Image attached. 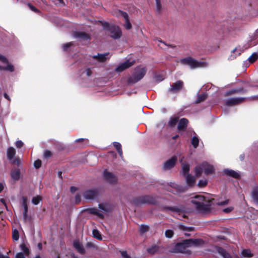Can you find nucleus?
<instances>
[{
	"instance_id": "nucleus-1",
	"label": "nucleus",
	"mask_w": 258,
	"mask_h": 258,
	"mask_svg": "<svg viewBox=\"0 0 258 258\" xmlns=\"http://www.w3.org/2000/svg\"><path fill=\"white\" fill-rule=\"evenodd\" d=\"M99 22L104 30L110 33V37L114 39H118L121 37L122 32L118 26L110 25L109 23L105 21H99Z\"/></svg>"
},
{
	"instance_id": "nucleus-2",
	"label": "nucleus",
	"mask_w": 258,
	"mask_h": 258,
	"mask_svg": "<svg viewBox=\"0 0 258 258\" xmlns=\"http://www.w3.org/2000/svg\"><path fill=\"white\" fill-rule=\"evenodd\" d=\"M130 203L135 206H139L145 204L154 205H157L158 204L157 201L154 197L148 195L133 198L131 200Z\"/></svg>"
},
{
	"instance_id": "nucleus-3",
	"label": "nucleus",
	"mask_w": 258,
	"mask_h": 258,
	"mask_svg": "<svg viewBox=\"0 0 258 258\" xmlns=\"http://www.w3.org/2000/svg\"><path fill=\"white\" fill-rule=\"evenodd\" d=\"M191 203L194 205L196 209L200 213H207L211 211V206L213 204L207 202H197L191 201Z\"/></svg>"
},
{
	"instance_id": "nucleus-4",
	"label": "nucleus",
	"mask_w": 258,
	"mask_h": 258,
	"mask_svg": "<svg viewBox=\"0 0 258 258\" xmlns=\"http://www.w3.org/2000/svg\"><path fill=\"white\" fill-rule=\"evenodd\" d=\"M160 210L163 212H167V211H171L172 212L178 213L179 216H182V218H186L187 216L185 214V208L183 206L180 207H170V206H163L160 208Z\"/></svg>"
},
{
	"instance_id": "nucleus-5",
	"label": "nucleus",
	"mask_w": 258,
	"mask_h": 258,
	"mask_svg": "<svg viewBox=\"0 0 258 258\" xmlns=\"http://www.w3.org/2000/svg\"><path fill=\"white\" fill-rule=\"evenodd\" d=\"M182 64L189 66L191 69L200 68L203 66V62L194 59L191 57H187L180 60Z\"/></svg>"
},
{
	"instance_id": "nucleus-6",
	"label": "nucleus",
	"mask_w": 258,
	"mask_h": 258,
	"mask_svg": "<svg viewBox=\"0 0 258 258\" xmlns=\"http://www.w3.org/2000/svg\"><path fill=\"white\" fill-rule=\"evenodd\" d=\"M189 247L188 242L186 239L182 240L181 242L177 243L171 249V252L173 253H186V249Z\"/></svg>"
},
{
	"instance_id": "nucleus-7",
	"label": "nucleus",
	"mask_w": 258,
	"mask_h": 258,
	"mask_svg": "<svg viewBox=\"0 0 258 258\" xmlns=\"http://www.w3.org/2000/svg\"><path fill=\"white\" fill-rule=\"evenodd\" d=\"M183 87V82L181 80H178L171 85L168 91L172 93H177L181 91Z\"/></svg>"
},
{
	"instance_id": "nucleus-8",
	"label": "nucleus",
	"mask_w": 258,
	"mask_h": 258,
	"mask_svg": "<svg viewBox=\"0 0 258 258\" xmlns=\"http://www.w3.org/2000/svg\"><path fill=\"white\" fill-rule=\"evenodd\" d=\"M103 176L104 179L110 184H114L117 182L116 177L111 172L107 171L106 169L103 172Z\"/></svg>"
},
{
	"instance_id": "nucleus-9",
	"label": "nucleus",
	"mask_w": 258,
	"mask_h": 258,
	"mask_svg": "<svg viewBox=\"0 0 258 258\" xmlns=\"http://www.w3.org/2000/svg\"><path fill=\"white\" fill-rule=\"evenodd\" d=\"M245 99L246 98L243 97L230 98L225 102V105L228 106H232L243 102Z\"/></svg>"
},
{
	"instance_id": "nucleus-10",
	"label": "nucleus",
	"mask_w": 258,
	"mask_h": 258,
	"mask_svg": "<svg viewBox=\"0 0 258 258\" xmlns=\"http://www.w3.org/2000/svg\"><path fill=\"white\" fill-rule=\"evenodd\" d=\"M134 63V61H130L129 60H127L124 62L119 64L115 69V71L117 72H121L133 66Z\"/></svg>"
},
{
	"instance_id": "nucleus-11",
	"label": "nucleus",
	"mask_w": 258,
	"mask_h": 258,
	"mask_svg": "<svg viewBox=\"0 0 258 258\" xmlns=\"http://www.w3.org/2000/svg\"><path fill=\"white\" fill-rule=\"evenodd\" d=\"M176 162L177 157L174 156L164 163L163 168L164 170L170 169L175 166Z\"/></svg>"
},
{
	"instance_id": "nucleus-12",
	"label": "nucleus",
	"mask_w": 258,
	"mask_h": 258,
	"mask_svg": "<svg viewBox=\"0 0 258 258\" xmlns=\"http://www.w3.org/2000/svg\"><path fill=\"white\" fill-rule=\"evenodd\" d=\"M98 190L96 189H89L86 190L83 194V197L85 199L92 200L97 197Z\"/></svg>"
},
{
	"instance_id": "nucleus-13",
	"label": "nucleus",
	"mask_w": 258,
	"mask_h": 258,
	"mask_svg": "<svg viewBox=\"0 0 258 258\" xmlns=\"http://www.w3.org/2000/svg\"><path fill=\"white\" fill-rule=\"evenodd\" d=\"M202 164L204 172L206 175L215 173V169L213 165L207 162H203Z\"/></svg>"
},
{
	"instance_id": "nucleus-14",
	"label": "nucleus",
	"mask_w": 258,
	"mask_h": 258,
	"mask_svg": "<svg viewBox=\"0 0 258 258\" xmlns=\"http://www.w3.org/2000/svg\"><path fill=\"white\" fill-rule=\"evenodd\" d=\"M223 173L224 175L235 179H238L240 177V175L238 173L232 169H225L223 170Z\"/></svg>"
},
{
	"instance_id": "nucleus-15",
	"label": "nucleus",
	"mask_w": 258,
	"mask_h": 258,
	"mask_svg": "<svg viewBox=\"0 0 258 258\" xmlns=\"http://www.w3.org/2000/svg\"><path fill=\"white\" fill-rule=\"evenodd\" d=\"M191 201H196L197 202H207L211 203V204H213V202L214 201V199H207L205 197L202 195H197L193 197Z\"/></svg>"
},
{
	"instance_id": "nucleus-16",
	"label": "nucleus",
	"mask_w": 258,
	"mask_h": 258,
	"mask_svg": "<svg viewBox=\"0 0 258 258\" xmlns=\"http://www.w3.org/2000/svg\"><path fill=\"white\" fill-rule=\"evenodd\" d=\"M74 36L75 37L84 40H90L91 36L89 34L84 32H75Z\"/></svg>"
},
{
	"instance_id": "nucleus-17",
	"label": "nucleus",
	"mask_w": 258,
	"mask_h": 258,
	"mask_svg": "<svg viewBox=\"0 0 258 258\" xmlns=\"http://www.w3.org/2000/svg\"><path fill=\"white\" fill-rule=\"evenodd\" d=\"M73 246L76 250L81 254L85 253V250L82 244L78 240H75L73 242Z\"/></svg>"
},
{
	"instance_id": "nucleus-18",
	"label": "nucleus",
	"mask_w": 258,
	"mask_h": 258,
	"mask_svg": "<svg viewBox=\"0 0 258 258\" xmlns=\"http://www.w3.org/2000/svg\"><path fill=\"white\" fill-rule=\"evenodd\" d=\"M84 211L89 214L97 216L100 219H103L104 218L103 214L100 213L98 210L95 208H87L84 210Z\"/></svg>"
},
{
	"instance_id": "nucleus-19",
	"label": "nucleus",
	"mask_w": 258,
	"mask_h": 258,
	"mask_svg": "<svg viewBox=\"0 0 258 258\" xmlns=\"http://www.w3.org/2000/svg\"><path fill=\"white\" fill-rule=\"evenodd\" d=\"M188 120L185 118L180 119L178 122L177 129L178 131H184L187 126Z\"/></svg>"
},
{
	"instance_id": "nucleus-20",
	"label": "nucleus",
	"mask_w": 258,
	"mask_h": 258,
	"mask_svg": "<svg viewBox=\"0 0 258 258\" xmlns=\"http://www.w3.org/2000/svg\"><path fill=\"white\" fill-rule=\"evenodd\" d=\"M109 54L108 52L105 53L103 54L98 53L97 55H93L92 58L98 60L100 62H104L107 60L106 56Z\"/></svg>"
},
{
	"instance_id": "nucleus-21",
	"label": "nucleus",
	"mask_w": 258,
	"mask_h": 258,
	"mask_svg": "<svg viewBox=\"0 0 258 258\" xmlns=\"http://www.w3.org/2000/svg\"><path fill=\"white\" fill-rule=\"evenodd\" d=\"M246 92V90L243 88L240 87L238 88H235L227 91L226 93V96L231 95L236 93L244 94Z\"/></svg>"
},
{
	"instance_id": "nucleus-22",
	"label": "nucleus",
	"mask_w": 258,
	"mask_h": 258,
	"mask_svg": "<svg viewBox=\"0 0 258 258\" xmlns=\"http://www.w3.org/2000/svg\"><path fill=\"white\" fill-rule=\"evenodd\" d=\"M147 72L146 68L141 69L139 71H136L134 74L136 76L137 80L140 81L145 76Z\"/></svg>"
},
{
	"instance_id": "nucleus-23",
	"label": "nucleus",
	"mask_w": 258,
	"mask_h": 258,
	"mask_svg": "<svg viewBox=\"0 0 258 258\" xmlns=\"http://www.w3.org/2000/svg\"><path fill=\"white\" fill-rule=\"evenodd\" d=\"M20 170L19 169H13L11 172V177L14 180H18L20 177Z\"/></svg>"
},
{
	"instance_id": "nucleus-24",
	"label": "nucleus",
	"mask_w": 258,
	"mask_h": 258,
	"mask_svg": "<svg viewBox=\"0 0 258 258\" xmlns=\"http://www.w3.org/2000/svg\"><path fill=\"white\" fill-rule=\"evenodd\" d=\"M186 182L187 184L189 186H193L195 185L196 182L195 177L191 175L190 174H187V175L186 176Z\"/></svg>"
},
{
	"instance_id": "nucleus-25",
	"label": "nucleus",
	"mask_w": 258,
	"mask_h": 258,
	"mask_svg": "<svg viewBox=\"0 0 258 258\" xmlns=\"http://www.w3.org/2000/svg\"><path fill=\"white\" fill-rule=\"evenodd\" d=\"M186 241L188 242L189 247H190L192 245H196V246L200 245L201 244V243L202 242L203 240L201 239H192V238H191V239H186Z\"/></svg>"
},
{
	"instance_id": "nucleus-26",
	"label": "nucleus",
	"mask_w": 258,
	"mask_h": 258,
	"mask_svg": "<svg viewBox=\"0 0 258 258\" xmlns=\"http://www.w3.org/2000/svg\"><path fill=\"white\" fill-rule=\"evenodd\" d=\"M7 154L8 159L9 160H12L16 155L15 149L12 147L8 148L7 150Z\"/></svg>"
},
{
	"instance_id": "nucleus-27",
	"label": "nucleus",
	"mask_w": 258,
	"mask_h": 258,
	"mask_svg": "<svg viewBox=\"0 0 258 258\" xmlns=\"http://www.w3.org/2000/svg\"><path fill=\"white\" fill-rule=\"evenodd\" d=\"M159 249L160 247L158 245L153 244L147 249V251L151 254H154L159 250Z\"/></svg>"
},
{
	"instance_id": "nucleus-28",
	"label": "nucleus",
	"mask_w": 258,
	"mask_h": 258,
	"mask_svg": "<svg viewBox=\"0 0 258 258\" xmlns=\"http://www.w3.org/2000/svg\"><path fill=\"white\" fill-rule=\"evenodd\" d=\"M189 171V165L187 163L182 164V169L180 173H182L184 176H186L187 174H188Z\"/></svg>"
},
{
	"instance_id": "nucleus-29",
	"label": "nucleus",
	"mask_w": 258,
	"mask_h": 258,
	"mask_svg": "<svg viewBox=\"0 0 258 258\" xmlns=\"http://www.w3.org/2000/svg\"><path fill=\"white\" fill-rule=\"evenodd\" d=\"M208 98V95L206 93H203L199 94L198 95L197 99L195 100V103L199 104L207 99Z\"/></svg>"
},
{
	"instance_id": "nucleus-30",
	"label": "nucleus",
	"mask_w": 258,
	"mask_h": 258,
	"mask_svg": "<svg viewBox=\"0 0 258 258\" xmlns=\"http://www.w3.org/2000/svg\"><path fill=\"white\" fill-rule=\"evenodd\" d=\"M203 171L202 164L195 168V175L197 177H201Z\"/></svg>"
},
{
	"instance_id": "nucleus-31",
	"label": "nucleus",
	"mask_w": 258,
	"mask_h": 258,
	"mask_svg": "<svg viewBox=\"0 0 258 258\" xmlns=\"http://www.w3.org/2000/svg\"><path fill=\"white\" fill-rule=\"evenodd\" d=\"M156 2V12L157 15H160L162 13V7L161 0H155Z\"/></svg>"
},
{
	"instance_id": "nucleus-32",
	"label": "nucleus",
	"mask_w": 258,
	"mask_h": 258,
	"mask_svg": "<svg viewBox=\"0 0 258 258\" xmlns=\"http://www.w3.org/2000/svg\"><path fill=\"white\" fill-rule=\"evenodd\" d=\"M28 199L27 197L23 196L22 197V207L24 208L23 213H28V207L27 205Z\"/></svg>"
},
{
	"instance_id": "nucleus-33",
	"label": "nucleus",
	"mask_w": 258,
	"mask_h": 258,
	"mask_svg": "<svg viewBox=\"0 0 258 258\" xmlns=\"http://www.w3.org/2000/svg\"><path fill=\"white\" fill-rule=\"evenodd\" d=\"M113 146L115 148V149H116V150L118 152L119 156L121 157H122V155H123V152H122V148H121V144L119 143H118V142H115L113 143Z\"/></svg>"
},
{
	"instance_id": "nucleus-34",
	"label": "nucleus",
	"mask_w": 258,
	"mask_h": 258,
	"mask_svg": "<svg viewBox=\"0 0 258 258\" xmlns=\"http://www.w3.org/2000/svg\"><path fill=\"white\" fill-rule=\"evenodd\" d=\"M251 196L254 202L258 204V187L252 190Z\"/></svg>"
},
{
	"instance_id": "nucleus-35",
	"label": "nucleus",
	"mask_w": 258,
	"mask_h": 258,
	"mask_svg": "<svg viewBox=\"0 0 258 258\" xmlns=\"http://www.w3.org/2000/svg\"><path fill=\"white\" fill-rule=\"evenodd\" d=\"M99 209L104 212H110L111 210V209L110 206L104 203H100L98 205Z\"/></svg>"
},
{
	"instance_id": "nucleus-36",
	"label": "nucleus",
	"mask_w": 258,
	"mask_h": 258,
	"mask_svg": "<svg viewBox=\"0 0 258 258\" xmlns=\"http://www.w3.org/2000/svg\"><path fill=\"white\" fill-rule=\"evenodd\" d=\"M149 226L146 225L142 224L140 226V233L143 234L149 230Z\"/></svg>"
},
{
	"instance_id": "nucleus-37",
	"label": "nucleus",
	"mask_w": 258,
	"mask_h": 258,
	"mask_svg": "<svg viewBox=\"0 0 258 258\" xmlns=\"http://www.w3.org/2000/svg\"><path fill=\"white\" fill-rule=\"evenodd\" d=\"M139 81L137 80L136 76L134 74L127 79V83L128 84H134Z\"/></svg>"
},
{
	"instance_id": "nucleus-38",
	"label": "nucleus",
	"mask_w": 258,
	"mask_h": 258,
	"mask_svg": "<svg viewBox=\"0 0 258 258\" xmlns=\"http://www.w3.org/2000/svg\"><path fill=\"white\" fill-rule=\"evenodd\" d=\"M241 253L243 256L246 257H251L253 256V254L251 252L250 249H243Z\"/></svg>"
},
{
	"instance_id": "nucleus-39",
	"label": "nucleus",
	"mask_w": 258,
	"mask_h": 258,
	"mask_svg": "<svg viewBox=\"0 0 258 258\" xmlns=\"http://www.w3.org/2000/svg\"><path fill=\"white\" fill-rule=\"evenodd\" d=\"M191 143L195 148H197L199 146V140L196 136H194L191 139Z\"/></svg>"
},
{
	"instance_id": "nucleus-40",
	"label": "nucleus",
	"mask_w": 258,
	"mask_h": 258,
	"mask_svg": "<svg viewBox=\"0 0 258 258\" xmlns=\"http://www.w3.org/2000/svg\"><path fill=\"white\" fill-rule=\"evenodd\" d=\"M20 248H21V250L23 251L24 253L26 255H29V253H30V250H29V248L25 245V243H22L20 245Z\"/></svg>"
},
{
	"instance_id": "nucleus-41",
	"label": "nucleus",
	"mask_w": 258,
	"mask_h": 258,
	"mask_svg": "<svg viewBox=\"0 0 258 258\" xmlns=\"http://www.w3.org/2000/svg\"><path fill=\"white\" fill-rule=\"evenodd\" d=\"M258 59V54L256 53H253L248 58V61L250 63L254 62Z\"/></svg>"
},
{
	"instance_id": "nucleus-42",
	"label": "nucleus",
	"mask_w": 258,
	"mask_h": 258,
	"mask_svg": "<svg viewBox=\"0 0 258 258\" xmlns=\"http://www.w3.org/2000/svg\"><path fill=\"white\" fill-rule=\"evenodd\" d=\"M92 234L93 237L97 238V239L101 240L102 239L100 232L97 229H94L92 231Z\"/></svg>"
},
{
	"instance_id": "nucleus-43",
	"label": "nucleus",
	"mask_w": 258,
	"mask_h": 258,
	"mask_svg": "<svg viewBox=\"0 0 258 258\" xmlns=\"http://www.w3.org/2000/svg\"><path fill=\"white\" fill-rule=\"evenodd\" d=\"M42 201V198L40 196H37L36 197H34L33 198L32 200V203L35 205H38L40 201Z\"/></svg>"
},
{
	"instance_id": "nucleus-44",
	"label": "nucleus",
	"mask_w": 258,
	"mask_h": 258,
	"mask_svg": "<svg viewBox=\"0 0 258 258\" xmlns=\"http://www.w3.org/2000/svg\"><path fill=\"white\" fill-rule=\"evenodd\" d=\"M178 121V118L177 117L171 118L169 122V125L170 126H173L176 124Z\"/></svg>"
},
{
	"instance_id": "nucleus-45",
	"label": "nucleus",
	"mask_w": 258,
	"mask_h": 258,
	"mask_svg": "<svg viewBox=\"0 0 258 258\" xmlns=\"http://www.w3.org/2000/svg\"><path fill=\"white\" fill-rule=\"evenodd\" d=\"M13 239L15 241H17L19 238V233L17 229H14L13 231V234H12Z\"/></svg>"
},
{
	"instance_id": "nucleus-46",
	"label": "nucleus",
	"mask_w": 258,
	"mask_h": 258,
	"mask_svg": "<svg viewBox=\"0 0 258 258\" xmlns=\"http://www.w3.org/2000/svg\"><path fill=\"white\" fill-rule=\"evenodd\" d=\"M214 204H212V205H218V206H224L226 205L229 203V200H226L224 201L219 202H216L215 201V200L214 199V201L213 202Z\"/></svg>"
},
{
	"instance_id": "nucleus-47",
	"label": "nucleus",
	"mask_w": 258,
	"mask_h": 258,
	"mask_svg": "<svg viewBox=\"0 0 258 258\" xmlns=\"http://www.w3.org/2000/svg\"><path fill=\"white\" fill-rule=\"evenodd\" d=\"M173 234H174V232H173V231L172 230H169V229L166 230L165 232V236L168 238H172V236H173Z\"/></svg>"
},
{
	"instance_id": "nucleus-48",
	"label": "nucleus",
	"mask_w": 258,
	"mask_h": 258,
	"mask_svg": "<svg viewBox=\"0 0 258 258\" xmlns=\"http://www.w3.org/2000/svg\"><path fill=\"white\" fill-rule=\"evenodd\" d=\"M208 184V181L206 179L205 180H200L199 182H198V185L199 187H204L205 186H206Z\"/></svg>"
},
{
	"instance_id": "nucleus-49",
	"label": "nucleus",
	"mask_w": 258,
	"mask_h": 258,
	"mask_svg": "<svg viewBox=\"0 0 258 258\" xmlns=\"http://www.w3.org/2000/svg\"><path fill=\"white\" fill-rule=\"evenodd\" d=\"M6 67H4V71H9V72H13L14 71V67L13 65L7 63Z\"/></svg>"
},
{
	"instance_id": "nucleus-50",
	"label": "nucleus",
	"mask_w": 258,
	"mask_h": 258,
	"mask_svg": "<svg viewBox=\"0 0 258 258\" xmlns=\"http://www.w3.org/2000/svg\"><path fill=\"white\" fill-rule=\"evenodd\" d=\"M27 6L29 7V8L33 12H34L36 13H40V11L37 9L36 7L33 6L31 3H28L27 4Z\"/></svg>"
},
{
	"instance_id": "nucleus-51",
	"label": "nucleus",
	"mask_w": 258,
	"mask_h": 258,
	"mask_svg": "<svg viewBox=\"0 0 258 258\" xmlns=\"http://www.w3.org/2000/svg\"><path fill=\"white\" fill-rule=\"evenodd\" d=\"M52 154L51 152L48 150H45L44 153V154H43L44 158L45 159L49 158L50 157H51L52 156Z\"/></svg>"
},
{
	"instance_id": "nucleus-52",
	"label": "nucleus",
	"mask_w": 258,
	"mask_h": 258,
	"mask_svg": "<svg viewBox=\"0 0 258 258\" xmlns=\"http://www.w3.org/2000/svg\"><path fill=\"white\" fill-rule=\"evenodd\" d=\"M42 164V162L40 159H37L35 161L34 163V166L36 169H39Z\"/></svg>"
},
{
	"instance_id": "nucleus-53",
	"label": "nucleus",
	"mask_w": 258,
	"mask_h": 258,
	"mask_svg": "<svg viewBox=\"0 0 258 258\" xmlns=\"http://www.w3.org/2000/svg\"><path fill=\"white\" fill-rule=\"evenodd\" d=\"M119 13L120 14L121 16L123 17V18L125 19V21L129 19L128 16V14H127V13L119 10Z\"/></svg>"
},
{
	"instance_id": "nucleus-54",
	"label": "nucleus",
	"mask_w": 258,
	"mask_h": 258,
	"mask_svg": "<svg viewBox=\"0 0 258 258\" xmlns=\"http://www.w3.org/2000/svg\"><path fill=\"white\" fill-rule=\"evenodd\" d=\"M217 250H218V253H220L223 257L227 252V251L225 249H224L222 247H220L218 248Z\"/></svg>"
},
{
	"instance_id": "nucleus-55",
	"label": "nucleus",
	"mask_w": 258,
	"mask_h": 258,
	"mask_svg": "<svg viewBox=\"0 0 258 258\" xmlns=\"http://www.w3.org/2000/svg\"><path fill=\"white\" fill-rule=\"evenodd\" d=\"M81 201V196L80 194H77L75 196V203L78 204L80 203Z\"/></svg>"
},
{
	"instance_id": "nucleus-56",
	"label": "nucleus",
	"mask_w": 258,
	"mask_h": 258,
	"mask_svg": "<svg viewBox=\"0 0 258 258\" xmlns=\"http://www.w3.org/2000/svg\"><path fill=\"white\" fill-rule=\"evenodd\" d=\"M73 45L72 42H69L67 43H66L63 46V49L64 51H66L68 50L69 48H70L71 46H72Z\"/></svg>"
},
{
	"instance_id": "nucleus-57",
	"label": "nucleus",
	"mask_w": 258,
	"mask_h": 258,
	"mask_svg": "<svg viewBox=\"0 0 258 258\" xmlns=\"http://www.w3.org/2000/svg\"><path fill=\"white\" fill-rule=\"evenodd\" d=\"M15 145L17 148H21L23 146L24 143L22 141L19 140L16 142Z\"/></svg>"
},
{
	"instance_id": "nucleus-58",
	"label": "nucleus",
	"mask_w": 258,
	"mask_h": 258,
	"mask_svg": "<svg viewBox=\"0 0 258 258\" xmlns=\"http://www.w3.org/2000/svg\"><path fill=\"white\" fill-rule=\"evenodd\" d=\"M120 254L123 258H132L127 253L126 251H120Z\"/></svg>"
},
{
	"instance_id": "nucleus-59",
	"label": "nucleus",
	"mask_w": 258,
	"mask_h": 258,
	"mask_svg": "<svg viewBox=\"0 0 258 258\" xmlns=\"http://www.w3.org/2000/svg\"><path fill=\"white\" fill-rule=\"evenodd\" d=\"M0 60L5 63H9V61H8V59L5 56H4L2 55H0Z\"/></svg>"
},
{
	"instance_id": "nucleus-60",
	"label": "nucleus",
	"mask_w": 258,
	"mask_h": 258,
	"mask_svg": "<svg viewBox=\"0 0 258 258\" xmlns=\"http://www.w3.org/2000/svg\"><path fill=\"white\" fill-rule=\"evenodd\" d=\"M125 22L126 24V26H125L126 29L127 30L131 29L132 28V24L130 23V19L125 21Z\"/></svg>"
},
{
	"instance_id": "nucleus-61",
	"label": "nucleus",
	"mask_w": 258,
	"mask_h": 258,
	"mask_svg": "<svg viewBox=\"0 0 258 258\" xmlns=\"http://www.w3.org/2000/svg\"><path fill=\"white\" fill-rule=\"evenodd\" d=\"M233 210V208L232 207H229L223 209V211L225 213H229L231 212Z\"/></svg>"
},
{
	"instance_id": "nucleus-62",
	"label": "nucleus",
	"mask_w": 258,
	"mask_h": 258,
	"mask_svg": "<svg viewBox=\"0 0 258 258\" xmlns=\"http://www.w3.org/2000/svg\"><path fill=\"white\" fill-rule=\"evenodd\" d=\"M16 258H25V256L24 253L18 252L16 255Z\"/></svg>"
},
{
	"instance_id": "nucleus-63",
	"label": "nucleus",
	"mask_w": 258,
	"mask_h": 258,
	"mask_svg": "<svg viewBox=\"0 0 258 258\" xmlns=\"http://www.w3.org/2000/svg\"><path fill=\"white\" fill-rule=\"evenodd\" d=\"M86 247L88 248H94L95 246V245L94 244V243H93L91 242H88L86 243Z\"/></svg>"
},
{
	"instance_id": "nucleus-64",
	"label": "nucleus",
	"mask_w": 258,
	"mask_h": 258,
	"mask_svg": "<svg viewBox=\"0 0 258 258\" xmlns=\"http://www.w3.org/2000/svg\"><path fill=\"white\" fill-rule=\"evenodd\" d=\"M86 75L88 77L91 76L92 74V72L91 69H90V68H87L86 70Z\"/></svg>"
}]
</instances>
